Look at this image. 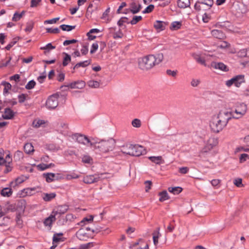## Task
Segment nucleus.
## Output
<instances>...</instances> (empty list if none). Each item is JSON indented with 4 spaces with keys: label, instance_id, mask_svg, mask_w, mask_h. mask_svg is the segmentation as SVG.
Returning a JSON list of instances; mask_svg holds the SVG:
<instances>
[{
    "label": "nucleus",
    "instance_id": "obj_1",
    "mask_svg": "<svg viewBox=\"0 0 249 249\" xmlns=\"http://www.w3.org/2000/svg\"><path fill=\"white\" fill-rule=\"evenodd\" d=\"M230 120L231 114L229 111L221 110L217 114L212 116L210 121V127L213 132L218 133L226 126Z\"/></svg>",
    "mask_w": 249,
    "mask_h": 249
},
{
    "label": "nucleus",
    "instance_id": "obj_2",
    "mask_svg": "<svg viewBox=\"0 0 249 249\" xmlns=\"http://www.w3.org/2000/svg\"><path fill=\"white\" fill-rule=\"evenodd\" d=\"M163 59V55L162 53L148 55L139 59V67L142 70L147 71L159 64Z\"/></svg>",
    "mask_w": 249,
    "mask_h": 249
},
{
    "label": "nucleus",
    "instance_id": "obj_3",
    "mask_svg": "<svg viewBox=\"0 0 249 249\" xmlns=\"http://www.w3.org/2000/svg\"><path fill=\"white\" fill-rule=\"evenodd\" d=\"M115 142L113 139L98 141L97 139H93L91 147L98 149L103 153H107L112 151L115 147Z\"/></svg>",
    "mask_w": 249,
    "mask_h": 249
},
{
    "label": "nucleus",
    "instance_id": "obj_4",
    "mask_svg": "<svg viewBox=\"0 0 249 249\" xmlns=\"http://www.w3.org/2000/svg\"><path fill=\"white\" fill-rule=\"evenodd\" d=\"M121 151L125 154L138 157L145 153V149L141 145L127 144L122 147Z\"/></svg>",
    "mask_w": 249,
    "mask_h": 249
},
{
    "label": "nucleus",
    "instance_id": "obj_5",
    "mask_svg": "<svg viewBox=\"0 0 249 249\" xmlns=\"http://www.w3.org/2000/svg\"><path fill=\"white\" fill-rule=\"evenodd\" d=\"M247 111V107L246 105L242 103L236 106L234 110L231 111H229V113L231 114V118L239 119L246 113Z\"/></svg>",
    "mask_w": 249,
    "mask_h": 249
},
{
    "label": "nucleus",
    "instance_id": "obj_6",
    "mask_svg": "<svg viewBox=\"0 0 249 249\" xmlns=\"http://www.w3.org/2000/svg\"><path fill=\"white\" fill-rule=\"evenodd\" d=\"M72 139L80 144L86 146H90L91 147V143L93 138L89 139L85 135L76 133L72 135Z\"/></svg>",
    "mask_w": 249,
    "mask_h": 249
},
{
    "label": "nucleus",
    "instance_id": "obj_7",
    "mask_svg": "<svg viewBox=\"0 0 249 249\" xmlns=\"http://www.w3.org/2000/svg\"><path fill=\"white\" fill-rule=\"evenodd\" d=\"M106 174L102 173L92 175H87L83 178V182L86 184H92L98 182L100 180L104 179L107 177Z\"/></svg>",
    "mask_w": 249,
    "mask_h": 249
},
{
    "label": "nucleus",
    "instance_id": "obj_8",
    "mask_svg": "<svg viewBox=\"0 0 249 249\" xmlns=\"http://www.w3.org/2000/svg\"><path fill=\"white\" fill-rule=\"evenodd\" d=\"M59 95L57 93L50 96L47 99L46 105L49 109H54L58 105V99Z\"/></svg>",
    "mask_w": 249,
    "mask_h": 249
},
{
    "label": "nucleus",
    "instance_id": "obj_9",
    "mask_svg": "<svg viewBox=\"0 0 249 249\" xmlns=\"http://www.w3.org/2000/svg\"><path fill=\"white\" fill-rule=\"evenodd\" d=\"M218 143V140L217 138L214 137L210 138L207 142L203 150L204 152H207L210 151L213 148V147L215 146Z\"/></svg>",
    "mask_w": 249,
    "mask_h": 249
},
{
    "label": "nucleus",
    "instance_id": "obj_10",
    "mask_svg": "<svg viewBox=\"0 0 249 249\" xmlns=\"http://www.w3.org/2000/svg\"><path fill=\"white\" fill-rule=\"evenodd\" d=\"M85 83L83 81H77L71 83L65 87L71 89H82L85 87Z\"/></svg>",
    "mask_w": 249,
    "mask_h": 249
},
{
    "label": "nucleus",
    "instance_id": "obj_11",
    "mask_svg": "<svg viewBox=\"0 0 249 249\" xmlns=\"http://www.w3.org/2000/svg\"><path fill=\"white\" fill-rule=\"evenodd\" d=\"M77 237L80 240H87L89 237V234L86 231L84 228H81L76 233Z\"/></svg>",
    "mask_w": 249,
    "mask_h": 249
},
{
    "label": "nucleus",
    "instance_id": "obj_12",
    "mask_svg": "<svg viewBox=\"0 0 249 249\" xmlns=\"http://www.w3.org/2000/svg\"><path fill=\"white\" fill-rule=\"evenodd\" d=\"M56 129L63 134H65L69 127L68 124L64 122H58L56 126Z\"/></svg>",
    "mask_w": 249,
    "mask_h": 249
},
{
    "label": "nucleus",
    "instance_id": "obj_13",
    "mask_svg": "<svg viewBox=\"0 0 249 249\" xmlns=\"http://www.w3.org/2000/svg\"><path fill=\"white\" fill-rule=\"evenodd\" d=\"M68 210V206L67 205H61L58 206L52 212L55 215L57 214H62L67 212Z\"/></svg>",
    "mask_w": 249,
    "mask_h": 249
},
{
    "label": "nucleus",
    "instance_id": "obj_14",
    "mask_svg": "<svg viewBox=\"0 0 249 249\" xmlns=\"http://www.w3.org/2000/svg\"><path fill=\"white\" fill-rule=\"evenodd\" d=\"M212 66L215 69L223 71H227L229 69L227 66L222 62H213Z\"/></svg>",
    "mask_w": 249,
    "mask_h": 249
},
{
    "label": "nucleus",
    "instance_id": "obj_15",
    "mask_svg": "<svg viewBox=\"0 0 249 249\" xmlns=\"http://www.w3.org/2000/svg\"><path fill=\"white\" fill-rule=\"evenodd\" d=\"M15 115V112L9 108H6L4 109L2 117L4 119H11Z\"/></svg>",
    "mask_w": 249,
    "mask_h": 249
},
{
    "label": "nucleus",
    "instance_id": "obj_16",
    "mask_svg": "<svg viewBox=\"0 0 249 249\" xmlns=\"http://www.w3.org/2000/svg\"><path fill=\"white\" fill-rule=\"evenodd\" d=\"M234 81V86L236 87H239L241 85L245 82L244 75H238L233 77Z\"/></svg>",
    "mask_w": 249,
    "mask_h": 249
},
{
    "label": "nucleus",
    "instance_id": "obj_17",
    "mask_svg": "<svg viewBox=\"0 0 249 249\" xmlns=\"http://www.w3.org/2000/svg\"><path fill=\"white\" fill-rule=\"evenodd\" d=\"M55 220V215L52 212L48 217L45 219L43 223L45 226L51 227L53 222H54Z\"/></svg>",
    "mask_w": 249,
    "mask_h": 249
},
{
    "label": "nucleus",
    "instance_id": "obj_18",
    "mask_svg": "<svg viewBox=\"0 0 249 249\" xmlns=\"http://www.w3.org/2000/svg\"><path fill=\"white\" fill-rule=\"evenodd\" d=\"M148 159L151 161L152 162L160 165L161 164H163L164 163V160L163 159L162 157L160 156H150L149 157Z\"/></svg>",
    "mask_w": 249,
    "mask_h": 249
},
{
    "label": "nucleus",
    "instance_id": "obj_19",
    "mask_svg": "<svg viewBox=\"0 0 249 249\" xmlns=\"http://www.w3.org/2000/svg\"><path fill=\"white\" fill-rule=\"evenodd\" d=\"M166 24L165 22L157 20L154 23V27L158 31H162L165 29Z\"/></svg>",
    "mask_w": 249,
    "mask_h": 249
},
{
    "label": "nucleus",
    "instance_id": "obj_20",
    "mask_svg": "<svg viewBox=\"0 0 249 249\" xmlns=\"http://www.w3.org/2000/svg\"><path fill=\"white\" fill-rule=\"evenodd\" d=\"M192 56L197 63H198L204 66H206L205 59L203 57L201 56L200 54H196V53H194L192 55Z\"/></svg>",
    "mask_w": 249,
    "mask_h": 249
},
{
    "label": "nucleus",
    "instance_id": "obj_21",
    "mask_svg": "<svg viewBox=\"0 0 249 249\" xmlns=\"http://www.w3.org/2000/svg\"><path fill=\"white\" fill-rule=\"evenodd\" d=\"M43 176L47 182H51L56 178L55 174L52 173H44Z\"/></svg>",
    "mask_w": 249,
    "mask_h": 249
},
{
    "label": "nucleus",
    "instance_id": "obj_22",
    "mask_svg": "<svg viewBox=\"0 0 249 249\" xmlns=\"http://www.w3.org/2000/svg\"><path fill=\"white\" fill-rule=\"evenodd\" d=\"M190 5V0H178V5L181 8H187L189 7Z\"/></svg>",
    "mask_w": 249,
    "mask_h": 249
},
{
    "label": "nucleus",
    "instance_id": "obj_23",
    "mask_svg": "<svg viewBox=\"0 0 249 249\" xmlns=\"http://www.w3.org/2000/svg\"><path fill=\"white\" fill-rule=\"evenodd\" d=\"M62 235V233L54 234L53 239V244H57L59 242L63 241V238L61 237Z\"/></svg>",
    "mask_w": 249,
    "mask_h": 249
},
{
    "label": "nucleus",
    "instance_id": "obj_24",
    "mask_svg": "<svg viewBox=\"0 0 249 249\" xmlns=\"http://www.w3.org/2000/svg\"><path fill=\"white\" fill-rule=\"evenodd\" d=\"M90 63V60H85L83 62H80L79 63H77L73 68V70H74L76 69H78V68L81 67H86L89 65Z\"/></svg>",
    "mask_w": 249,
    "mask_h": 249
},
{
    "label": "nucleus",
    "instance_id": "obj_25",
    "mask_svg": "<svg viewBox=\"0 0 249 249\" xmlns=\"http://www.w3.org/2000/svg\"><path fill=\"white\" fill-rule=\"evenodd\" d=\"M212 34L214 37L219 39H222L224 37L223 32L218 30H213L212 31Z\"/></svg>",
    "mask_w": 249,
    "mask_h": 249
},
{
    "label": "nucleus",
    "instance_id": "obj_26",
    "mask_svg": "<svg viewBox=\"0 0 249 249\" xmlns=\"http://www.w3.org/2000/svg\"><path fill=\"white\" fill-rule=\"evenodd\" d=\"M160 236V228H157V231L153 233V243L155 246L158 245L159 243L158 239Z\"/></svg>",
    "mask_w": 249,
    "mask_h": 249
},
{
    "label": "nucleus",
    "instance_id": "obj_27",
    "mask_svg": "<svg viewBox=\"0 0 249 249\" xmlns=\"http://www.w3.org/2000/svg\"><path fill=\"white\" fill-rule=\"evenodd\" d=\"M1 85L4 86L3 94L5 95L8 93V91L11 89L12 86L9 83L5 81L2 82Z\"/></svg>",
    "mask_w": 249,
    "mask_h": 249
},
{
    "label": "nucleus",
    "instance_id": "obj_28",
    "mask_svg": "<svg viewBox=\"0 0 249 249\" xmlns=\"http://www.w3.org/2000/svg\"><path fill=\"white\" fill-rule=\"evenodd\" d=\"M12 194V191L10 188H4L1 191V195L3 196L9 197Z\"/></svg>",
    "mask_w": 249,
    "mask_h": 249
},
{
    "label": "nucleus",
    "instance_id": "obj_29",
    "mask_svg": "<svg viewBox=\"0 0 249 249\" xmlns=\"http://www.w3.org/2000/svg\"><path fill=\"white\" fill-rule=\"evenodd\" d=\"M24 151L27 154H30L34 152V149L33 145L30 143H27L24 147Z\"/></svg>",
    "mask_w": 249,
    "mask_h": 249
},
{
    "label": "nucleus",
    "instance_id": "obj_30",
    "mask_svg": "<svg viewBox=\"0 0 249 249\" xmlns=\"http://www.w3.org/2000/svg\"><path fill=\"white\" fill-rule=\"evenodd\" d=\"M93 216L92 215H89V217H85L81 220L79 223L78 225L81 226H83L86 224V223L91 222L93 221Z\"/></svg>",
    "mask_w": 249,
    "mask_h": 249
},
{
    "label": "nucleus",
    "instance_id": "obj_31",
    "mask_svg": "<svg viewBox=\"0 0 249 249\" xmlns=\"http://www.w3.org/2000/svg\"><path fill=\"white\" fill-rule=\"evenodd\" d=\"M169 192L173 193L174 195H178L180 193L182 189L179 187H169L168 189Z\"/></svg>",
    "mask_w": 249,
    "mask_h": 249
},
{
    "label": "nucleus",
    "instance_id": "obj_32",
    "mask_svg": "<svg viewBox=\"0 0 249 249\" xmlns=\"http://www.w3.org/2000/svg\"><path fill=\"white\" fill-rule=\"evenodd\" d=\"M24 178L23 177H20L17 178L15 181H12L11 184L12 186L15 187L16 185H19L24 182Z\"/></svg>",
    "mask_w": 249,
    "mask_h": 249
},
{
    "label": "nucleus",
    "instance_id": "obj_33",
    "mask_svg": "<svg viewBox=\"0 0 249 249\" xmlns=\"http://www.w3.org/2000/svg\"><path fill=\"white\" fill-rule=\"evenodd\" d=\"M56 194L55 193L45 194L43 198L45 201H49L54 198Z\"/></svg>",
    "mask_w": 249,
    "mask_h": 249
},
{
    "label": "nucleus",
    "instance_id": "obj_34",
    "mask_svg": "<svg viewBox=\"0 0 249 249\" xmlns=\"http://www.w3.org/2000/svg\"><path fill=\"white\" fill-rule=\"evenodd\" d=\"M159 196H160L159 200L161 202L167 200L169 198L167 192L165 191L160 193Z\"/></svg>",
    "mask_w": 249,
    "mask_h": 249
},
{
    "label": "nucleus",
    "instance_id": "obj_35",
    "mask_svg": "<svg viewBox=\"0 0 249 249\" xmlns=\"http://www.w3.org/2000/svg\"><path fill=\"white\" fill-rule=\"evenodd\" d=\"M64 54L65 55V56L63 58V66H66L69 64V63L70 62L71 60V57L70 55L67 53H64Z\"/></svg>",
    "mask_w": 249,
    "mask_h": 249
},
{
    "label": "nucleus",
    "instance_id": "obj_36",
    "mask_svg": "<svg viewBox=\"0 0 249 249\" xmlns=\"http://www.w3.org/2000/svg\"><path fill=\"white\" fill-rule=\"evenodd\" d=\"M60 27L63 31L69 32L75 29V26L62 24L60 25Z\"/></svg>",
    "mask_w": 249,
    "mask_h": 249
},
{
    "label": "nucleus",
    "instance_id": "obj_37",
    "mask_svg": "<svg viewBox=\"0 0 249 249\" xmlns=\"http://www.w3.org/2000/svg\"><path fill=\"white\" fill-rule=\"evenodd\" d=\"M130 23V21H128V18L126 17H122L117 22V24L119 26L121 27L123 25L124 23Z\"/></svg>",
    "mask_w": 249,
    "mask_h": 249
},
{
    "label": "nucleus",
    "instance_id": "obj_38",
    "mask_svg": "<svg viewBox=\"0 0 249 249\" xmlns=\"http://www.w3.org/2000/svg\"><path fill=\"white\" fill-rule=\"evenodd\" d=\"M181 22L179 21H174L171 24V29L172 30H178L180 28Z\"/></svg>",
    "mask_w": 249,
    "mask_h": 249
},
{
    "label": "nucleus",
    "instance_id": "obj_39",
    "mask_svg": "<svg viewBox=\"0 0 249 249\" xmlns=\"http://www.w3.org/2000/svg\"><path fill=\"white\" fill-rule=\"evenodd\" d=\"M88 85L90 88H98L100 86V83L96 81L90 80L89 81Z\"/></svg>",
    "mask_w": 249,
    "mask_h": 249
},
{
    "label": "nucleus",
    "instance_id": "obj_40",
    "mask_svg": "<svg viewBox=\"0 0 249 249\" xmlns=\"http://www.w3.org/2000/svg\"><path fill=\"white\" fill-rule=\"evenodd\" d=\"M45 123L44 121L41 120H35L33 123V125L36 128H38Z\"/></svg>",
    "mask_w": 249,
    "mask_h": 249
},
{
    "label": "nucleus",
    "instance_id": "obj_41",
    "mask_svg": "<svg viewBox=\"0 0 249 249\" xmlns=\"http://www.w3.org/2000/svg\"><path fill=\"white\" fill-rule=\"evenodd\" d=\"M142 17L141 16H135L132 18V19L130 21V23L132 25L136 24L137 22L141 20Z\"/></svg>",
    "mask_w": 249,
    "mask_h": 249
},
{
    "label": "nucleus",
    "instance_id": "obj_42",
    "mask_svg": "<svg viewBox=\"0 0 249 249\" xmlns=\"http://www.w3.org/2000/svg\"><path fill=\"white\" fill-rule=\"evenodd\" d=\"M132 125L133 127L139 128L141 126V121L138 119H135L132 121Z\"/></svg>",
    "mask_w": 249,
    "mask_h": 249
},
{
    "label": "nucleus",
    "instance_id": "obj_43",
    "mask_svg": "<svg viewBox=\"0 0 249 249\" xmlns=\"http://www.w3.org/2000/svg\"><path fill=\"white\" fill-rule=\"evenodd\" d=\"M55 48V47L53 46L51 43H48L46 46H45L44 47H41L40 49L41 50H51V49H54ZM48 52H49L48 51H45L44 52V53L46 54L47 53H48Z\"/></svg>",
    "mask_w": 249,
    "mask_h": 249
},
{
    "label": "nucleus",
    "instance_id": "obj_44",
    "mask_svg": "<svg viewBox=\"0 0 249 249\" xmlns=\"http://www.w3.org/2000/svg\"><path fill=\"white\" fill-rule=\"evenodd\" d=\"M137 4L134 2H132L130 4V11L133 14L138 13V12H135L134 11H137Z\"/></svg>",
    "mask_w": 249,
    "mask_h": 249
},
{
    "label": "nucleus",
    "instance_id": "obj_45",
    "mask_svg": "<svg viewBox=\"0 0 249 249\" xmlns=\"http://www.w3.org/2000/svg\"><path fill=\"white\" fill-rule=\"evenodd\" d=\"M36 84V82L34 80H31L26 84L25 88L27 89H31L35 87Z\"/></svg>",
    "mask_w": 249,
    "mask_h": 249
},
{
    "label": "nucleus",
    "instance_id": "obj_46",
    "mask_svg": "<svg viewBox=\"0 0 249 249\" xmlns=\"http://www.w3.org/2000/svg\"><path fill=\"white\" fill-rule=\"evenodd\" d=\"M233 184L238 187L243 186L242 184V179L241 178H235L233 180Z\"/></svg>",
    "mask_w": 249,
    "mask_h": 249
},
{
    "label": "nucleus",
    "instance_id": "obj_47",
    "mask_svg": "<svg viewBox=\"0 0 249 249\" xmlns=\"http://www.w3.org/2000/svg\"><path fill=\"white\" fill-rule=\"evenodd\" d=\"M201 81L199 79H192L191 82V85L193 87H197L200 83Z\"/></svg>",
    "mask_w": 249,
    "mask_h": 249
},
{
    "label": "nucleus",
    "instance_id": "obj_48",
    "mask_svg": "<svg viewBox=\"0 0 249 249\" xmlns=\"http://www.w3.org/2000/svg\"><path fill=\"white\" fill-rule=\"evenodd\" d=\"M123 36V33L119 30L118 32L114 33L113 35V37L114 39L121 38Z\"/></svg>",
    "mask_w": 249,
    "mask_h": 249
},
{
    "label": "nucleus",
    "instance_id": "obj_49",
    "mask_svg": "<svg viewBox=\"0 0 249 249\" xmlns=\"http://www.w3.org/2000/svg\"><path fill=\"white\" fill-rule=\"evenodd\" d=\"M34 23L32 21L28 22L26 24V27L25 29V31L26 32H30L31 31L33 28Z\"/></svg>",
    "mask_w": 249,
    "mask_h": 249
},
{
    "label": "nucleus",
    "instance_id": "obj_50",
    "mask_svg": "<svg viewBox=\"0 0 249 249\" xmlns=\"http://www.w3.org/2000/svg\"><path fill=\"white\" fill-rule=\"evenodd\" d=\"M154 8V5L153 4H150L143 11V14L149 13L151 12Z\"/></svg>",
    "mask_w": 249,
    "mask_h": 249
},
{
    "label": "nucleus",
    "instance_id": "obj_51",
    "mask_svg": "<svg viewBox=\"0 0 249 249\" xmlns=\"http://www.w3.org/2000/svg\"><path fill=\"white\" fill-rule=\"evenodd\" d=\"M16 220L17 225L19 228H21L22 227L23 222L21 219V216L20 214H18L17 215Z\"/></svg>",
    "mask_w": 249,
    "mask_h": 249
},
{
    "label": "nucleus",
    "instance_id": "obj_52",
    "mask_svg": "<svg viewBox=\"0 0 249 249\" xmlns=\"http://www.w3.org/2000/svg\"><path fill=\"white\" fill-rule=\"evenodd\" d=\"M46 31L47 33H49L57 34V33H59L60 30L58 28H48L46 29Z\"/></svg>",
    "mask_w": 249,
    "mask_h": 249
},
{
    "label": "nucleus",
    "instance_id": "obj_53",
    "mask_svg": "<svg viewBox=\"0 0 249 249\" xmlns=\"http://www.w3.org/2000/svg\"><path fill=\"white\" fill-rule=\"evenodd\" d=\"M22 18V15L18 13H15L12 18V20L14 21H18Z\"/></svg>",
    "mask_w": 249,
    "mask_h": 249
},
{
    "label": "nucleus",
    "instance_id": "obj_54",
    "mask_svg": "<svg viewBox=\"0 0 249 249\" xmlns=\"http://www.w3.org/2000/svg\"><path fill=\"white\" fill-rule=\"evenodd\" d=\"M27 97V95L25 94H21L18 96V102L19 103H23Z\"/></svg>",
    "mask_w": 249,
    "mask_h": 249
},
{
    "label": "nucleus",
    "instance_id": "obj_55",
    "mask_svg": "<svg viewBox=\"0 0 249 249\" xmlns=\"http://www.w3.org/2000/svg\"><path fill=\"white\" fill-rule=\"evenodd\" d=\"M98 44L97 43H94L92 44L91 46V48L90 49V53H94L98 49Z\"/></svg>",
    "mask_w": 249,
    "mask_h": 249
},
{
    "label": "nucleus",
    "instance_id": "obj_56",
    "mask_svg": "<svg viewBox=\"0 0 249 249\" xmlns=\"http://www.w3.org/2000/svg\"><path fill=\"white\" fill-rule=\"evenodd\" d=\"M77 41H78L77 40L74 39H71V40H66L64 41L63 45L64 46H67V45H70L71 44H73V43H76Z\"/></svg>",
    "mask_w": 249,
    "mask_h": 249
},
{
    "label": "nucleus",
    "instance_id": "obj_57",
    "mask_svg": "<svg viewBox=\"0 0 249 249\" xmlns=\"http://www.w3.org/2000/svg\"><path fill=\"white\" fill-rule=\"evenodd\" d=\"M178 71H172L171 70H167L166 71V73L168 75L172 76L173 77H175L177 75Z\"/></svg>",
    "mask_w": 249,
    "mask_h": 249
},
{
    "label": "nucleus",
    "instance_id": "obj_58",
    "mask_svg": "<svg viewBox=\"0 0 249 249\" xmlns=\"http://www.w3.org/2000/svg\"><path fill=\"white\" fill-rule=\"evenodd\" d=\"M42 0H32L31 1V7H36L38 4Z\"/></svg>",
    "mask_w": 249,
    "mask_h": 249
},
{
    "label": "nucleus",
    "instance_id": "obj_59",
    "mask_svg": "<svg viewBox=\"0 0 249 249\" xmlns=\"http://www.w3.org/2000/svg\"><path fill=\"white\" fill-rule=\"evenodd\" d=\"M189 171V168L187 167H182L179 168V172L182 174H185Z\"/></svg>",
    "mask_w": 249,
    "mask_h": 249
},
{
    "label": "nucleus",
    "instance_id": "obj_60",
    "mask_svg": "<svg viewBox=\"0 0 249 249\" xmlns=\"http://www.w3.org/2000/svg\"><path fill=\"white\" fill-rule=\"evenodd\" d=\"M14 157L17 160H19L21 158H23V153L20 151H17L15 154Z\"/></svg>",
    "mask_w": 249,
    "mask_h": 249
},
{
    "label": "nucleus",
    "instance_id": "obj_61",
    "mask_svg": "<svg viewBox=\"0 0 249 249\" xmlns=\"http://www.w3.org/2000/svg\"><path fill=\"white\" fill-rule=\"evenodd\" d=\"M91 160V158L89 156H84L82 158V161L86 163H89Z\"/></svg>",
    "mask_w": 249,
    "mask_h": 249
},
{
    "label": "nucleus",
    "instance_id": "obj_62",
    "mask_svg": "<svg viewBox=\"0 0 249 249\" xmlns=\"http://www.w3.org/2000/svg\"><path fill=\"white\" fill-rule=\"evenodd\" d=\"M238 54L240 57L248 56L247 51H246V50H245V49L240 50L238 52Z\"/></svg>",
    "mask_w": 249,
    "mask_h": 249
},
{
    "label": "nucleus",
    "instance_id": "obj_63",
    "mask_svg": "<svg viewBox=\"0 0 249 249\" xmlns=\"http://www.w3.org/2000/svg\"><path fill=\"white\" fill-rule=\"evenodd\" d=\"M37 167L41 171L45 170L48 168L47 164L44 163L39 164L37 166Z\"/></svg>",
    "mask_w": 249,
    "mask_h": 249
},
{
    "label": "nucleus",
    "instance_id": "obj_64",
    "mask_svg": "<svg viewBox=\"0 0 249 249\" xmlns=\"http://www.w3.org/2000/svg\"><path fill=\"white\" fill-rule=\"evenodd\" d=\"M89 51L88 47L87 45H84L81 50V52L83 55H86Z\"/></svg>",
    "mask_w": 249,
    "mask_h": 249
}]
</instances>
